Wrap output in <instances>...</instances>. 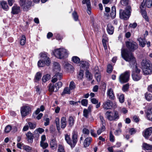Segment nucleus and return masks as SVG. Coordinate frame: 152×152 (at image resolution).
<instances>
[{
	"mask_svg": "<svg viewBox=\"0 0 152 152\" xmlns=\"http://www.w3.org/2000/svg\"><path fill=\"white\" fill-rule=\"evenodd\" d=\"M24 3L23 5H22L21 1H20V6H23V9L24 11H27L28 10L29 8L30 7L31 4V1H27L26 2L25 0L24 1Z\"/></svg>",
	"mask_w": 152,
	"mask_h": 152,
	"instance_id": "nucleus-13",
	"label": "nucleus"
},
{
	"mask_svg": "<svg viewBox=\"0 0 152 152\" xmlns=\"http://www.w3.org/2000/svg\"><path fill=\"white\" fill-rule=\"evenodd\" d=\"M105 130V127L104 125H102L101 127L99 128L97 131V134L98 135H100Z\"/></svg>",
	"mask_w": 152,
	"mask_h": 152,
	"instance_id": "nucleus-35",
	"label": "nucleus"
},
{
	"mask_svg": "<svg viewBox=\"0 0 152 152\" xmlns=\"http://www.w3.org/2000/svg\"><path fill=\"white\" fill-rule=\"evenodd\" d=\"M20 11V9L19 6L14 5L12 8L11 13L13 14H16Z\"/></svg>",
	"mask_w": 152,
	"mask_h": 152,
	"instance_id": "nucleus-18",
	"label": "nucleus"
},
{
	"mask_svg": "<svg viewBox=\"0 0 152 152\" xmlns=\"http://www.w3.org/2000/svg\"><path fill=\"white\" fill-rule=\"evenodd\" d=\"M58 152H65L64 146L61 145H59L58 150Z\"/></svg>",
	"mask_w": 152,
	"mask_h": 152,
	"instance_id": "nucleus-50",
	"label": "nucleus"
},
{
	"mask_svg": "<svg viewBox=\"0 0 152 152\" xmlns=\"http://www.w3.org/2000/svg\"><path fill=\"white\" fill-rule=\"evenodd\" d=\"M113 70V66L110 64H109L108 65L107 69V72L109 73H111Z\"/></svg>",
	"mask_w": 152,
	"mask_h": 152,
	"instance_id": "nucleus-55",
	"label": "nucleus"
},
{
	"mask_svg": "<svg viewBox=\"0 0 152 152\" xmlns=\"http://www.w3.org/2000/svg\"><path fill=\"white\" fill-rule=\"evenodd\" d=\"M152 133V127L146 129L143 133V136L145 138H148Z\"/></svg>",
	"mask_w": 152,
	"mask_h": 152,
	"instance_id": "nucleus-14",
	"label": "nucleus"
},
{
	"mask_svg": "<svg viewBox=\"0 0 152 152\" xmlns=\"http://www.w3.org/2000/svg\"><path fill=\"white\" fill-rule=\"evenodd\" d=\"M66 126V118L65 117H63L61 120V127L62 129H64Z\"/></svg>",
	"mask_w": 152,
	"mask_h": 152,
	"instance_id": "nucleus-25",
	"label": "nucleus"
},
{
	"mask_svg": "<svg viewBox=\"0 0 152 152\" xmlns=\"http://www.w3.org/2000/svg\"><path fill=\"white\" fill-rule=\"evenodd\" d=\"M62 84V82L60 81L58 82L55 84V88H56L55 92L57 91L61 87Z\"/></svg>",
	"mask_w": 152,
	"mask_h": 152,
	"instance_id": "nucleus-38",
	"label": "nucleus"
},
{
	"mask_svg": "<svg viewBox=\"0 0 152 152\" xmlns=\"http://www.w3.org/2000/svg\"><path fill=\"white\" fill-rule=\"evenodd\" d=\"M80 68H83L84 69H88L89 66L88 62L86 61H82L80 64Z\"/></svg>",
	"mask_w": 152,
	"mask_h": 152,
	"instance_id": "nucleus-21",
	"label": "nucleus"
},
{
	"mask_svg": "<svg viewBox=\"0 0 152 152\" xmlns=\"http://www.w3.org/2000/svg\"><path fill=\"white\" fill-rule=\"evenodd\" d=\"M1 4L3 9L6 11L8 10L9 7L6 1H1Z\"/></svg>",
	"mask_w": 152,
	"mask_h": 152,
	"instance_id": "nucleus-28",
	"label": "nucleus"
},
{
	"mask_svg": "<svg viewBox=\"0 0 152 152\" xmlns=\"http://www.w3.org/2000/svg\"><path fill=\"white\" fill-rule=\"evenodd\" d=\"M152 5V0H143L140 7V9L143 8L145 6L148 8H150Z\"/></svg>",
	"mask_w": 152,
	"mask_h": 152,
	"instance_id": "nucleus-12",
	"label": "nucleus"
},
{
	"mask_svg": "<svg viewBox=\"0 0 152 152\" xmlns=\"http://www.w3.org/2000/svg\"><path fill=\"white\" fill-rule=\"evenodd\" d=\"M51 78V76L50 75L47 74L44 75L42 78V81L43 83H45L49 80Z\"/></svg>",
	"mask_w": 152,
	"mask_h": 152,
	"instance_id": "nucleus-30",
	"label": "nucleus"
},
{
	"mask_svg": "<svg viewBox=\"0 0 152 152\" xmlns=\"http://www.w3.org/2000/svg\"><path fill=\"white\" fill-rule=\"evenodd\" d=\"M37 124L35 122H28V125L30 129H33L36 127Z\"/></svg>",
	"mask_w": 152,
	"mask_h": 152,
	"instance_id": "nucleus-37",
	"label": "nucleus"
},
{
	"mask_svg": "<svg viewBox=\"0 0 152 152\" xmlns=\"http://www.w3.org/2000/svg\"><path fill=\"white\" fill-rule=\"evenodd\" d=\"M95 76L98 82H99L100 81L101 75L100 73L96 72L95 74Z\"/></svg>",
	"mask_w": 152,
	"mask_h": 152,
	"instance_id": "nucleus-46",
	"label": "nucleus"
},
{
	"mask_svg": "<svg viewBox=\"0 0 152 152\" xmlns=\"http://www.w3.org/2000/svg\"><path fill=\"white\" fill-rule=\"evenodd\" d=\"M131 9L130 6L126 7L125 10H121L119 11L120 17L125 20H127L131 15Z\"/></svg>",
	"mask_w": 152,
	"mask_h": 152,
	"instance_id": "nucleus-5",
	"label": "nucleus"
},
{
	"mask_svg": "<svg viewBox=\"0 0 152 152\" xmlns=\"http://www.w3.org/2000/svg\"><path fill=\"white\" fill-rule=\"evenodd\" d=\"M73 18L74 20L75 21H77L78 20V16L77 12L75 11H74L72 14Z\"/></svg>",
	"mask_w": 152,
	"mask_h": 152,
	"instance_id": "nucleus-52",
	"label": "nucleus"
},
{
	"mask_svg": "<svg viewBox=\"0 0 152 152\" xmlns=\"http://www.w3.org/2000/svg\"><path fill=\"white\" fill-rule=\"evenodd\" d=\"M23 149L27 152H30L32 150V148L28 145H24L23 146Z\"/></svg>",
	"mask_w": 152,
	"mask_h": 152,
	"instance_id": "nucleus-47",
	"label": "nucleus"
},
{
	"mask_svg": "<svg viewBox=\"0 0 152 152\" xmlns=\"http://www.w3.org/2000/svg\"><path fill=\"white\" fill-rule=\"evenodd\" d=\"M121 4L126 7L130 5L129 2V0H121Z\"/></svg>",
	"mask_w": 152,
	"mask_h": 152,
	"instance_id": "nucleus-36",
	"label": "nucleus"
},
{
	"mask_svg": "<svg viewBox=\"0 0 152 152\" xmlns=\"http://www.w3.org/2000/svg\"><path fill=\"white\" fill-rule=\"evenodd\" d=\"M110 140L111 142H114L115 141V138L114 136L112 134V132H110Z\"/></svg>",
	"mask_w": 152,
	"mask_h": 152,
	"instance_id": "nucleus-62",
	"label": "nucleus"
},
{
	"mask_svg": "<svg viewBox=\"0 0 152 152\" xmlns=\"http://www.w3.org/2000/svg\"><path fill=\"white\" fill-rule=\"evenodd\" d=\"M44 129L42 128H39L37 129L34 131V134H36L37 136V137H39V134H42L43 132H44Z\"/></svg>",
	"mask_w": 152,
	"mask_h": 152,
	"instance_id": "nucleus-29",
	"label": "nucleus"
},
{
	"mask_svg": "<svg viewBox=\"0 0 152 152\" xmlns=\"http://www.w3.org/2000/svg\"><path fill=\"white\" fill-rule=\"evenodd\" d=\"M107 94L109 99H114L115 98L114 94L113 91L111 88H110L108 89Z\"/></svg>",
	"mask_w": 152,
	"mask_h": 152,
	"instance_id": "nucleus-16",
	"label": "nucleus"
},
{
	"mask_svg": "<svg viewBox=\"0 0 152 152\" xmlns=\"http://www.w3.org/2000/svg\"><path fill=\"white\" fill-rule=\"evenodd\" d=\"M132 68L133 69L132 74V79L135 81H138L142 77L140 73L141 70L138 68L137 65Z\"/></svg>",
	"mask_w": 152,
	"mask_h": 152,
	"instance_id": "nucleus-6",
	"label": "nucleus"
},
{
	"mask_svg": "<svg viewBox=\"0 0 152 152\" xmlns=\"http://www.w3.org/2000/svg\"><path fill=\"white\" fill-rule=\"evenodd\" d=\"M83 71L82 70H80L78 75V77L79 79H82L83 78Z\"/></svg>",
	"mask_w": 152,
	"mask_h": 152,
	"instance_id": "nucleus-53",
	"label": "nucleus"
},
{
	"mask_svg": "<svg viewBox=\"0 0 152 152\" xmlns=\"http://www.w3.org/2000/svg\"><path fill=\"white\" fill-rule=\"evenodd\" d=\"M40 145L43 149H45L48 146V144L47 142H40Z\"/></svg>",
	"mask_w": 152,
	"mask_h": 152,
	"instance_id": "nucleus-56",
	"label": "nucleus"
},
{
	"mask_svg": "<svg viewBox=\"0 0 152 152\" xmlns=\"http://www.w3.org/2000/svg\"><path fill=\"white\" fill-rule=\"evenodd\" d=\"M31 108L28 106H24L21 107L20 113L22 117H24L29 114Z\"/></svg>",
	"mask_w": 152,
	"mask_h": 152,
	"instance_id": "nucleus-10",
	"label": "nucleus"
},
{
	"mask_svg": "<svg viewBox=\"0 0 152 152\" xmlns=\"http://www.w3.org/2000/svg\"><path fill=\"white\" fill-rule=\"evenodd\" d=\"M130 76V71L129 70L126 71L120 75L119 77L120 82L124 83L127 82L129 80Z\"/></svg>",
	"mask_w": 152,
	"mask_h": 152,
	"instance_id": "nucleus-8",
	"label": "nucleus"
},
{
	"mask_svg": "<svg viewBox=\"0 0 152 152\" xmlns=\"http://www.w3.org/2000/svg\"><path fill=\"white\" fill-rule=\"evenodd\" d=\"M26 37L25 35L22 36L20 40V43L21 45H23L26 43Z\"/></svg>",
	"mask_w": 152,
	"mask_h": 152,
	"instance_id": "nucleus-44",
	"label": "nucleus"
},
{
	"mask_svg": "<svg viewBox=\"0 0 152 152\" xmlns=\"http://www.w3.org/2000/svg\"><path fill=\"white\" fill-rule=\"evenodd\" d=\"M61 76L62 74L61 73L57 72V73L55 75L54 77H56L58 80H60L61 79Z\"/></svg>",
	"mask_w": 152,
	"mask_h": 152,
	"instance_id": "nucleus-59",
	"label": "nucleus"
},
{
	"mask_svg": "<svg viewBox=\"0 0 152 152\" xmlns=\"http://www.w3.org/2000/svg\"><path fill=\"white\" fill-rule=\"evenodd\" d=\"M71 90L68 87L65 88L62 93V95H63L66 94H70L71 93Z\"/></svg>",
	"mask_w": 152,
	"mask_h": 152,
	"instance_id": "nucleus-39",
	"label": "nucleus"
},
{
	"mask_svg": "<svg viewBox=\"0 0 152 152\" xmlns=\"http://www.w3.org/2000/svg\"><path fill=\"white\" fill-rule=\"evenodd\" d=\"M53 53L56 57L60 59L66 57L68 55L66 50L61 48L54 50Z\"/></svg>",
	"mask_w": 152,
	"mask_h": 152,
	"instance_id": "nucleus-3",
	"label": "nucleus"
},
{
	"mask_svg": "<svg viewBox=\"0 0 152 152\" xmlns=\"http://www.w3.org/2000/svg\"><path fill=\"white\" fill-rule=\"evenodd\" d=\"M55 87L53 84H50L49 86V90L50 92H55Z\"/></svg>",
	"mask_w": 152,
	"mask_h": 152,
	"instance_id": "nucleus-51",
	"label": "nucleus"
},
{
	"mask_svg": "<svg viewBox=\"0 0 152 152\" xmlns=\"http://www.w3.org/2000/svg\"><path fill=\"white\" fill-rule=\"evenodd\" d=\"M82 3L83 4H86L87 7V12L90 15L91 14V3L90 0H83L82 1Z\"/></svg>",
	"mask_w": 152,
	"mask_h": 152,
	"instance_id": "nucleus-15",
	"label": "nucleus"
},
{
	"mask_svg": "<svg viewBox=\"0 0 152 152\" xmlns=\"http://www.w3.org/2000/svg\"><path fill=\"white\" fill-rule=\"evenodd\" d=\"M121 55L125 60L129 63V66L131 68L137 65L136 58L133 54L128 51L126 49L123 48L121 49Z\"/></svg>",
	"mask_w": 152,
	"mask_h": 152,
	"instance_id": "nucleus-1",
	"label": "nucleus"
},
{
	"mask_svg": "<svg viewBox=\"0 0 152 152\" xmlns=\"http://www.w3.org/2000/svg\"><path fill=\"white\" fill-rule=\"evenodd\" d=\"M82 131L83 134L88 135L89 134L90 131L89 130L86 128H84Z\"/></svg>",
	"mask_w": 152,
	"mask_h": 152,
	"instance_id": "nucleus-61",
	"label": "nucleus"
},
{
	"mask_svg": "<svg viewBox=\"0 0 152 152\" xmlns=\"http://www.w3.org/2000/svg\"><path fill=\"white\" fill-rule=\"evenodd\" d=\"M55 123L57 130H59L60 129V119L58 118H56L55 120Z\"/></svg>",
	"mask_w": 152,
	"mask_h": 152,
	"instance_id": "nucleus-41",
	"label": "nucleus"
},
{
	"mask_svg": "<svg viewBox=\"0 0 152 152\" xmlns=\"http://www.w3.org/2000/svg\"><path fill=\"white\" fill-rule=\"evenodd\" d=\"M74 121V119L73 117L71 116L69 117L68 119V122L69 126L70 127H72L73 125Z\"/></svg>",
	"mask_w": 152,
	"mask_h": 152,
	"instance_id": "nucleus-32",
	"label": "nucleus"
},
{
	"mask_svg": "<svg viewBox=\"0 0 152 152\" xmlns=\"http://www.w3.org/2000/svg\"><path fill=\"white\" fill-rule=\"evenodd\" d=\"M137 40L139 41V45L142 47L145 46L146 42V41L145 38L139 37L137 39Z\"/></svg>",
	"mask_w": 152,
	"mask_h": 152,
	"instance_id": "nucleus-23",
	"label": "nucleus"
},
{
	"mask_svg": "<svg viewBox=\"0 0 152 152\" xmlns=\"http://www.w3.org/2000/svg\"><path fill=\"white\" fill-rule=\"evenodd\" d=\"M141 66L144 75H150L152 73V65L149 61L143 60L141 62Z\"/></svg>",
	"mask_w": 152,
	"mask_h": 152,
	"instance_id": "nucleus-2",
	"label": "nucleus"
},
{
	"mask_svg": "<svg viewBox=\"0 0 152 152\" xmlns=\"http://www.w3.org/2000/svg\"><path fill=\"white\" fill-rule=\"evenodd\" d=\"M90 112L88 111L86 109H84L83 111V115L86 118H88V114Z\"/></svg>",
	"mask_w": 152,
	"mask_h": 152,
	"instance_id": "nucleus-49",
	"label": "nucleus"
},
{
	"mask_svg": "<svg viewBox=\"0 0 152 152\" xmlns=\"http://www.w3.org/2000/svg\"><path fill=\"white\" fill-rule=\"evenodd\" d=\"M82 104L84 106H86L88 104V100L86 99H83L81 101Z\"/></svg>",
	"mask_w": 152,
	"mask_h": 152,
	"instance_id": "nucleus-63",
	"label": "nucleus"
},
{
	"mask_svg": "<svg viewBox=\"0 0 152 152\" xmlns=\"http://www.w3.org/2000/svg\"><path fill=\"white\" fill-rule=\"evenodd\" d=\"M110 16L113 18H114L116 16V8L115 6H113L112 7Z\"/></svg>",
	"mask_w": 152,
	"mask_h": 152,
	"instance_id": "nucleus-31",
	"label": "nucleus"
},
{
	"mask_svg": "<svg viewBox=\"0 0 152 152\" xmlns=\"http://www.w3.org/2000/svg\"><path fill=\"white\" fill-rule=\"evenodd\" d=\"M103 108L106 109H110L112 107L111 101L109 100H107L103 104Z\"/></svg>",
	"mask_w": 152,
	"mask_h": 152,
	"instance_id": "nucleus-24",
	"label": "nucleus"
},
{
	"mask_svg": "<svg viewBox=\"0 0 152 152\" xmlns=\"http://www.w3.org/2000/svg\"><path fill=\"white\" fill-rule=\"evenodd\" d=\"M143 148L145 149L149 150L152 149V145L146 143H144L142 145Z\"/></svg>",
	"mask_w": 152,
	"mask_h": 152,
	"instance_id": "nucleus-34",
	"label": "nucleus"
},
{
	"mask_svg": "<svg viewBox=\"0 0 152 152\" xmlns=\"http://www.w3.org/2000/svg\"><path fill=\"white\" fill-rule=\"evenodd\" d=\"M72 61L76 64L79 63L80 61V59L78 57L74 56L72 57Z\"/></svg>",
	"mask_w": 152,
	"mask_h": 152,
	"instance_id": "nucleus-42",
	"label": "nucleus"
},
{
	"mask_svg": "<svg viewBox=\"0 0 152 152\" xmlns=\"http://www.w3.org/2000/svg\"><path fill=\"white\" fill-rule=\"evenodd\" d=\"M69 87L71 90H72L75 88V83L73 81L70 82Z\"/></svg>",
	"mask_w": 152,
	"mask_h": 152,
	"instance_id": "nucleus-48",
	"label": "nucleus"
},
{
	"mask_svg": "<svg viewBox=\"0 0 152 152\" xmlns=\"http://www.w3.org/2000/svg\"><path fill=\"white\" fill-rule=\"evenodd\" d=\"M114 114L110 111H107L105 113L106 117L110 121H116L119 118L118 112L116 111H114Z\"/></svg>",
	"mask_w": 152,
	"mask_h": 152,
	"instance_id": "nucleus-7",
	"label": "nucleus"
},
{
	"mask_svg": "<svg viewBox=\"0 0 152 152\" xmlns=\"http://www.w3.org/2000/svg\"><path fill=\"white\" fill-rule=\"evenodd\" d=\"M86 75L87 78L89 80H90L92 79V76L91 74L90 73L89 71L86 70Z\"/></svg>",
	"mask_w": 152,
	"mask_h": 152,
	"instance_id": "nucleus-45",
	"label": "nucleus"
},
{
	"mask_svg": "<svg viewBox=\"0 0 152 152\" xmlns=\"http://www.w3.org/2000/svg\"><path fill=\"white\" fill-rule=\"evenodd\" d=\"M142 8L141 10V13L143 16V17L146 20H148V17L147 15L146 12V11L144 10H142Z\"/></svg>",
	"mask_w": 152,
	"mask_h": 152,
	"instance_id": "nucleus-43",
	"label": "nucleus"
},
{
	"mask_svg": "<svg viewBox=\"0 0 152 152\" xmlns=\"http://www.w3.org/2000/svg\"><path fill=\"white\" fill-rule=\"evenodd\" d=\"M60 66L59 64L56 62H54L53 64V70L54 72L56 73L60 71Z\"/></svg>",
	"mask_w": 152,
	"mask_h": 152,
	"instance_id": "nucleus-17",
	"label": "nucleus"
},
{
	"mask_svg": "<svg viewBox=\"0 0 152 152\" xmlns=\"http://www.w3.org/2000/svg\"><path fill=\"white\" fill-rule=\"evenodd\" d=\"M92 140L91 137H88L86 138L85 140L83 145L85 147L88 146L90 144Z\"/></svg>",
	"mask_w": 152,
	"mask_h": 152,
	"instance_id": "nucleus-19",
	"label": "nucleus"
},
{
	"mask_svg": "<svg viewBox=\"0 0 152 152\" xmlns=\"http://www.w3.org/2000/svg\"><path fill=\"white\" fill-rule=\"evenodd\" d=\"M50 147L53 150L56 148L57 147V144L55 139H51L50 142Z\"/></svg>",
	"mask_w": 152,
	"mask_h": 152,
	"instance_id": "nucleus-20",
	"label": "nucleus"
},
{
	"mask_svg": "<svg viewBox=\"0 0 152 152\" xmlns=\"http://www.w3.org/2000/svg\"><path fill=\"white\" fill-rule=\"evenodd\" d=\"M118 99L120 102L121 103H123L124 101V96L123 94H121L118 97Z\"/></svg>",
	"mask_w": 152,
	"mask_h": 152,
	"instance_id": "nucleus-57",
	"label": "nucleus"
},
{
	"mask_svg": "<svg viewBox=\"0 0 152 152\" xmlns=\"http://www.w3.org/2000/svg\"><path fill=\"white\" fill-rule=\"evenodd\" d=\"M145 97L146 99L148 101H150L152 99V95L150 93H146L145 94Z\"/></svg>",
	"mask_w": 152,
	"mask_h": 152,
	"instance_id": "nucleus-40",
	"label": "nucleus"
},
{
	"mask_svg": "<svg viewBox=\"0 0 152 152\" xmlns=\"http://www.w3.org/2000/svg\"><path fill=\"white\" fill-rule=\"evenodd\" d=\"M12 127L10 126L9 125H7L5 127L4 129V131L6 133H8L10 131Z\"/></svg>",
	"mask_w": 152,
	"mask_h": 152,
	"instance_id": "nucleus-58",
	"label": "nucleus"
},
{
	"mask_svg": "<svg viewBox=\"0 0 152 152\" xmlns=\"http://www.w3.org/2000/svg\"><path fill=\"white\" fill-rule=\"evenodd\" d=\"M129 87V85L128 84H126L123 86L122 88V90L124 91H127Z\"/></svg>",
	"mask_w": 152,
	"mask_h": 152,
	"instance_id": "nucleus-60",
	"label": "nucleus"
},
{
	"mask_svg": "<svg viewBox=\"0 0 152 152\" xmlns=\"http://www.w3.org/2000/svg\"><path fill=\"white\" fill-rule=\"evenodd\" d=\"M126 47L131 51H134L137 49L138 45L134 42L127 41L126 42Z\"/></svg>",
	"mask_w": 152,
	"mask_h": 152,
	"instance_id": "nucleus-9",
	"label": "nucleus"
},
{
	"mask_svg": "<svg viewBox=\"0 0 152 152\" xmlns=\"http://www.w3.org/2000/svg\"><path fill=\"white\" fill-rule=\"evenodd\" d=\"M129 131L131 135L133 134L136 132V130L133 128L130 129Z\"/></svg>",
	"mask_w": 152,
	"mask_h": 152,
	"instance_id": "nucleus-64",
	"label": "nucleus"
},
{
	"mask_svg": "<svg viewBox=\"0 0 152 152\" xmlns=\"http://www.w3.org/2000/svg\"><path fill=\"white\" fill-rule=\"evenodd\" d=\"M107 29L109 34H112L113 33L114 28L111 24L109 23L108 24Z\"/></svg>",
	"mask_w": 152,
	"mask_h": 152,
	"instance_id": "nucleus-26",
	"label": "nucleus"
},
{
	"mask_svg": "<svg viewBox=\"0 0 152 152\" xmlns=\"http://www.w3.org/2000/svg\"><path fill=\"white\" fill-rule=\"evenodd\" d=\"M45 61L43 60H39L37 63V65L39 67H42L44 66L45 65H46V64L45 63Z\"/></svg>",
	"mask_w": 152,
	"mask_h": 152,
	"instance_id": "nucleus-33",
	"label": "nucleus"
},
{
	"mask_svg": "<svg viewBox=\"0 0 152 152\" xmlns=\"http://www.w3.org/2000/svg\"><path fill=\"white\" fill-rule=\"evenodd\" d=\"M65 138L67 143L70 145L71 147L73 148L77 141V134L75 132H72V140H71L70 136L67 134L65 135Z\"/></svg>",
	"mask_w": 152,
	"mask_h": 152,
	"instance_id": "nucleus-4",
	"label": "nucleus"
},
{
	"mask_svg": "<svg viewBox=\"0 0 152 152\" xmlns=\"http://www.w3.org/2000/svg\"><path fill=\"white\" fill-rule=\"evenodd\" d=\"M39 55L42 58V60L45 61L46 66H49L50 65L51 61L49 57V55L48 53L45 52H43L41 53Z\"/></svg>",
	"mask_w": 152,
	"mask_h": 152,
	"instance_id": "nucleus-11",
	"label": "nucleus"
},
{
	"mask_svg": "<svg viewBox=\"0 0 152 152\" xmlns=\"http://www.w3.org/2000/svg\"><path fill=\"white\" fill-rule=\"evenodd\" d=\"M42 74L39 72H38L37 73L35 76V78L36 80H39L41 77Z\"/></svg>",
	"mask_w": 152,
	"mask_h": 152,
	"instance_id": "nucleus-54",
	"label": "nucleus"
},
{
	"mask_svg": "<svg viewBox=\"0 0 152 152\" xmlns=\"http://www.w3.org/2000/svg\"><path fill=\"white\" fill-rule=\"evenodd\" d=\"M26 135L28 139V141L29 142H32L33 139V134L30 132H28L26 134Z\"/></svg>",
	"mask_w": 152,
	"mask_h": 152,
	"instance_id": "nucleus-27",
	"label": "nucleus"
},
{
	"mask_svg": "<svg viewBox=\"0 0 152 152\" xmlns=\"http://www.w3.org/2000/svg\"><path fill=\"white\" fill-rule=\"evenodd\" d=\"M146 117L148 120L152 121V107L148 110L146 112Z\"/></svg>",
	"mask_w": 152,
	"mask_h": 152,
	"instance_id": "nucleus-22",
	"label": "nucleus"
}]
</instances>
